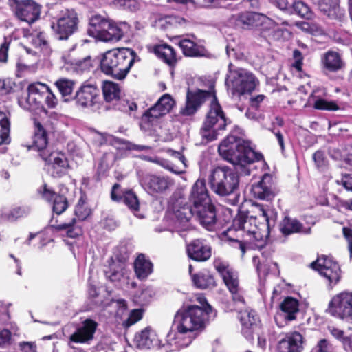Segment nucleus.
Segmentation results:
<instances>
[{
	"mask_svg": "<svg viewBox=\"0 0 352 352\" xmlns=\"http://www.w3.org/2000/svg\"><path fill=\"white\" fill-rule=\"evenodd\" d=\"M210 91L198 90L196 92L188 91L186 97V102L184 107L180 110V113L183 116L193 115L201 106L202 102L211 96Z\"/></svg>",
	"mask_w": 352,
	"mask_h": 352,
	"instance_id": "24",
	"label": "nucleus"
},
{
	"mask_svg": "<svg viewBox=\"0 0 352 352\" xmlns=\"http://www.w3.org/2000/svg\"><path fill=\"white\" fill-rule=\"evenodd\" d=\"M185 56H199L204 54V49L189 38H183L178 43Z\"/></svg>",
	"mask_w": 352,
	"mask_h": 352,
	"instance_id": "39",
	"label": "nucleus"
},
{
	"mask_svg": "<svg viewBox=\"0 0 352 352\" xmlns=\"http://www.w3.org/2000/svg\"><path fill=\"white\" fill-rule=\"evenodd\" d=\"M328 329L334 338L342 342V346L346 352H352L351 336H345L342 330L333 326L329 327Z\"/></svg>",
	"mask_w": 352,
	"mask_h": 352,
	"instance_id": "42",
	"label": "nucleus"
},
{
	"mask_svg": "<svg viewBox=\"0 0 352 352\" xmlns=\"http://www.w3.org/2000/svg\"><path fill=\"white\" fill-rule=\"evenodd\" d=\"M10 116L0 111V144L10 142Z\"/></svg>",
	"mask_w": 352,
	"mask_h": 352,
	"instance_id": "41",
	"label": "nucleus"
},
{
	"mask_svg": "<svg viewBox=\"0 0 352 352\" xmlns=\"http://www.w3.org/2000/svg\"><path fill=\"white\" fill-rule=\"evenodd\" d=\"M280 24L284 25H289L286 21L280 20V21L276 22L261 14L257 28H259L263 36L270 37L274 40H278L282 37L287 38V36H290V32L288 30L278 27Z\"/></svg>",
	"mask_w": 352,
	"mask_h": 352,
	"instance_id": "14",
	"label": "nucleus"
},
{
	"mask_svg": "<svg viewBox=\"0 0 352 352\" xmlns=\"http://www.w3.org/2000/svg\"><path fill=\"white\" fill-rule=\"evenodd\" d=\"M228 69L226 83L233 94L242 95L255 89L258 81L251 72L243 68H232L231 63Z\"/></svg>",
	"mask_w": 352,
	"mask_h": 352,
	"instance_id": "10",
	"label": "nucleus"
},
{
	"mask_svg": "<svg viewBox=\"0 0 352 352\" xmlns=\"http://www.w3.org/2000/svg\"><path fill=\"white\" fill-rule=\"evenodd\" d=\"M314 108L322 111H337L339 109L337 104L333 101H327L322 98L317 99L314 104Z\"/></svg>",
	"mask_w": 352,
	"mask_h": 352,
	"instance_id": "47",
	"label": "nucleus"
},
{
	"mask_svg": "<svg viewBox=\"0 0 352 352\" xmlns=\"http://www.w3.org/2000/svg\"><path fill=\"white\" fill-rule=\"evenodd\" d=\"M313 160L319 168L325 167L327 165V161L324 157V153L322 151H318L313 155Z\"/></svg>",
	"mask_w": 352,
	"mask_h": 352,
	"instance_id": "57",
	"label": "nucleus"
},
{
	"mask_svg": "<svg viewBox=\"0 0 352 352\" xmlns=\"http://www.w3.org/2000/svg\"><path fill=\"white\" fill-rule=\"evenodd\" d=\"M343 234L349 243V251L350 257H352V230L350 228L344 227L342 229Z\"/></svg>",
	"mask_w": 352,
	"mask_h": 352,
	"instance_id": "64",
	"label": "nucleus"
},
{
	"mask_svg": "<svg viewBox=\"0 0 352 352\" xmlns=\"http://www.w3.org/2000/svg\"><path fill=\"white\" fill-rule=\"evenodd\" d=\"M339 0H319V9L329 19L342 21L344 16L343 10L339 7Z\"/></svg>",
	"mask_w": 352,
	"mask_h": 352,
	"instance_id": "31",
	"label": "nucleus"
},
{
	"mask_svg": "<svg viewBox=\"0 0 352 352\" xmlns=\"http://www.w3.org/2000/svg\"><path fill=\"white\" fill-rule=\"evenodd\" d=\"M142 318V309H133L131 311L128 318L123 322V326L125 327H129L130 326L134 324L139 320H140Z\"/></svg>",
	"mask_w": 352,
	"mask_h": 352,
	"instance_id": "51",
	"label": "nucleus"
},
{
	"mask_svg": "<svg viewBox=\"0 0 352 352\" xmlns=\"http://www.w3.org/2000/svg\"><path fill=\"white\" fill-rule=\"evenodd\" d=\"M154 52L160 58L170 66H173L177 63V56L174 49L167 44L156 46Z\"/></svg>",
	"mask_w": 352,
	"mask_h": 352,
	"instance_id": "38",
	"label": "nucleus"
},
{
	"mask_svg": "<svg viewBox=\"0 0 352 352\" xmlns=\"http://www.w3.org/2000/svg\"><path fill=\"white\" fill-rule=\"evenodd\" d=\"M75 222L76 219L74 218L67 223L52 224L51 227L58 231L65 230L68 236L75 238L82 234V230L80 228L74 226Z\"/></svg>",
	"mask_w": 352,
	"mask_h": 352,
	"instance_id": "43",
	"label": "nucleus"
},
{
	"mask_svg": "<svg viewBox=\"0 0 352 352\" xmlns=\"http://www.w3.org/2000/svg\"><path fill=\"white\" fill-rule=\"evenodd\" d=\"M261 14L260 13L250 12L239 14L237 16H235L236 24L243 28H256L258 27Z\"/></svg>",
	"mask_w": 352,
	"mask_h": 352,
	"instance_id": "37",
	"label": "nucleus"
},
{
	"mask_svg": "<svg viewBox=\"0 0 352 352\" xmlns=\"http://www.w3.org/2000/svg\"><path fill=\"white\" fill-rule=\"evenodd\" d=\"M43 100L47 107L50 109L55 108L58 104V99L50 88L48 89Z\"/></svg>",
	"mask_w": 352,
	"mask_h": 352,
	"instance_id": "54",
	"label": "nucleus"
},
{
	"mask_svg": "<svg viewBox=\"0 0 352 352\" xmlns=\"http://www.w3.org/2000/svg\"><path fill=\"white\" fill-rule=\"evenodd\" d=\"M323 67L329 72H336L345 67L341 54L338 52L329 50L324 53L321 59Z\"/></svg>",
	"mask_w": 352,
	"mask_h": 352,
	"instance_id": "29",
	"label": "nucleus"
},
{
	"mask_svg": "<svg viewBox=\"0 0 352 352\" xmlns=\"http://www.w3.org/2000/svg\"><path fill=\"white\" fill-rule=\"evenodd\" d=\"M218 151L220 155L233 164L237 170L260 160L262 157L253 151L248 142L234 135L228 136L220 144Z\"/></svg>",
	"mask_w": 352,
	"mask_h": 352,
	"instance_id": "4",
	"label": "nucleus"
},
{
	"mask_svg": "<svg viewBox=\"0 0 352 352\" xmlns=\"http://www.w3.org/2000/svg\"><path fill=\"white\" fill-rule=\"evenodd\" d=\"M29 212V210L22 207H17L13 208L7 214L6 218L9 221H15L19 218L25 216Z\"/></svg>",
	"mask_w": 352,
	"mask_h": 352,
	"instance_id": "53",
	"label": "nucleus"
},
{
	"mask_svg": "<svg viewBox=\"0 0 352 352\" xmlns=\"http://www.w3.org/2000/svg\"><path fill=\"white\" fill-rule=\"evenodd\" d=\"M11 339V333L8 329L0 331V346H5L9 344Z\"/></svg>",
	"mask_w": 352,
	"mask_h": 352,
	"instance_id": "62",
	"label": "nucleus"
},
{
	"mask_svg": "<svg viewBox=\"0 0 352 352\" xmlns=\"http://www.w3.org/2000/svg\"><path fill=\"white\" fill-rule=\"evenodd\" d=\"M175 102L169 94L163 95L157 103L148 109L144 117L148 118V121H152L153 118H158L167 114L174 106Z\"/></svg>",
	"mask_w": 352,
	"mask_h": 352,
	"instance_id": "26",
	"label": "nucleus"
},
{
	"mask_svg": "<svg viewBox=\"0 0 352 352\" xmlns=\"http://www.w3.org/2000/svg\"><path fill=\"white\" fill-rule=\"evenodd\" d=\"M210 98H212L210 109L200 130L202 138L207 142L217 139L219 131L223 130L227 125L225 113L216 96L212 94Z\"/></svg>",
	"mask_w": 352,
	"mask_h": 352,
	"instance_id": "8",
	"label": "nucleus"
},
{
	"mask_svg": "<svg viewBox=\"0 0 352 352\" xmlns=\"http://www.w3.org/2000/svg\"><path fill=\"white\" fill-rule=\"evenodd\" d=\"M194 285L201 289L212 288L215 286L213 276L208 270H202L191 276Z\"/></svg>",
	"mask_w": 352,
	"mask_h": 352,
	"instance_id": "34",
	"label": "nucleus"
},
{
	"mask_svg": "<svg viewBox=\"0 0 352 352\" xmlns=\"http://www.w3.org/2000/svg\"><path fill=\"white\" fill-rule=\"evenodd\" d=\"M144 189L150 195L161 194L173 185L172 181L166 177L147 174L140 180Z\"/></svg>",
	"mask_w": 352,
	"mask_h": 352,
	"instance_id": "17",
	"label": "nucleus"
},
{
	"mask_svg": "<svg viewBox=\"0 0 352 352\" xmlns=\"http://www.w3.org/2000/svg\"><path fill=\"white\" fill-rule=\"evenodd\" d=\"M189 258L196 261H206L211 256V248L200 239L191 241L186 245Z\"/></svg>",
	"mask_w": 352,
	"mask_h": 352,
	"instance_id": "27",
	"label": "nucleus"
},
{
	"mask_svg": "<svg viewBox=\"0 0 352 352\" xmlns=\"http://www.w3.org/2000/svg\"><path fill=\"white\" fill-rule=\"evenodd\" d=\"M15 82L9 78L0 79V96H6L13 91Z\"/></svg>",
	"mask_w": 352,
	"mask_h": 352,
	"instance_id": "50",
	"label": "nucleus"
},
{
	"mask_svg": "<svg viewBox=\"0 0 352 352\" xmlns=\"http://www.w3.org/2000/svg\"><path fill=\"white\" fill-rule=\"evenodd\" d=\"M102 94L107 102L117 101L120 96L121 90L119 85L112 81H104L102 85Z\"/></svg>",
	"mask_w": 352,
	"mask_h": 352,
	"instance_id": "40",
	"label": "nucleus"
},
{
	"mask_svg": "<svg viewBox=\"0 0 352 352\" xmlns=\"http://www.w3.org/2000/svg\"><path fill=\"white\" fill-rule=\"evenodd\" d=\"M239 318L242 325L247 329H250L254 325H256L258 322V317L253 310L241 311Z\"/></svg>",
	"mask_w": 352,
	"mask_h": 352,
	"instance_id": "45",
	"label": "nucleus"
},
{
	"mask_svg": "<svg viewBox=\"0 0 352 352\" xmlns=\"http://www.w3.org/2000/svg\"><path fill=\"white\" fill-rule=\"evenodd\" d=\"M272 3L278 8L280 10L283 11H287L289 13H292L291 12V7L289 6V2L287 0H270Z\"/></svg>",
	"mask_w": 352,
	"mask_h": 352,
	"instance_id": "61",
	"label": "nucleus"
},
{
	"mask_svg": "<svg viewBox=\"0 0 352 352\" xmlns=\"http://www.w3.org/2000/svg\"><path fill=\"white\" fill-rule=\"evenodd\" d=\"M19 347L23 352H37L36 345L33 342H20Z\"/></svg>",
	"mask_w": 352,
	"mask_h": 352,
	"instance_id": "63",
	"label": "nucleus"
},
{
	"mask_svg": "<svg viewBox=\"0 0 352 352\" xmlns=\"http://www.w3.org/2000/svg\"><path fill=\"white\" fill-rule=\"evenodd\" d=\"M254 264L256 266V270L258 276H265L269 272V264L268 263H260V260L258 256H254L252 258Z\"/></svg>",
	"mask_w": 352,
	"mask_h": 352,
	"instance_id": "55",
	"label": "nucleus"
},
{
	"mask_svg": "<svg viewBox=\"0 0 352 352\" xmlns=\"http://www.w3.org/2000/svg\"><path fill=\"white\" fill-rule=\"evenodd\" d=\"M299 311L298 301L292 298H286L280 305V311L275 316V320L277 324L280 327L284 325L282 320H285V322L294 320L296 318V314Z\"/></svg>",
	"mask_w": 352,
	"mask_h": 352,
	"instance_id": "21",
	"label": "nucleus"
},
{
	"mask_svg": "<svg viewBox=\"0 0 352 352\" xmlns=\"http://www.w3.org/2000/svg\"><path fill=\"white\" fill-rule=\"evenodd\" d=\"M304 338L302 336L294 331L288 333L278 343V352H300L303 349Z\"/></svg>",
	"mask_w": 352,
	"mask_h": 352,
	"instance_id": "25",
	"label": "nucleus"
},
{
	"mask_svg": "<svg viewBox=\"0 0 352 352\" xmlns=\"http://www.w3.org/2000/svg\"><path fill=\"white\" fill-rule=\"evenodd\" d=\"M252 214L240 213L234 220V226L236 229L243 230L248 234L252 235L255 241H262L258 226L256 225V220L259 221L263 227L268 226L269 218L262 206L255 204L252 206ZM250 213V212H248Z\"/></svg>",
	"mask_w": 352,
	"mask_h": 352,
	"instance_id": "7",
	"label": "nucleus"
},
{
	"mask_svg": "<svg viewBox=\"0 0 352 352\" xmlns=\"http://www.w3.org/2000/svg\"><path fill=\"white\" fill-rule=\"evenodd\" d=\"M28 148L38 153L41 158L50 167L49 170L54 177H60L66 173L69 164L65 154L48 146L47 132L37 121L34 122L32 143Z\"/></svg>",
	"mask_w": 352,
	"mask_h": 352,
	"instance_id": "3",
	"label": "nucleus"
},
{
	"mask_svg": "<svg viewBox=\"0 0 352 352\" xmlns=\"http://www.w3.org/2000/svg\"><path fill=\"white\" fill-rule=\"evenodd\" d=\"M327 312L342 320H352V291H344L333 296L329 302Z\"/></svg>",
	"mask_w": 352,
	"mask_h": 352,
	"instance_id": "12",
	"label": "nucleus"
},
{
	"mask_svg": "<svg viewBox=\"0 0 352 352\" xmlns=\"http://www.w3.org/2000/svg\"><path fill=\"white\" fill-rule=\"evenodd\" d=\"M75 100L82 107H93L100 101V91L92 85H82L76 91Z\"/></svg>",
	"mask_w": 352,
	"mask_h": 352,
	"instance_id": "20",
	"label": "nucleus"
},
{
	"mask_svg": "<svg viewBox=\"0 0 352 352\" xmlns=\"http://www.w3.org/2000/svg\"><path fill=\"white\" fill-rule=\"evenodd\" d=\"M280 232L284 236L296 233L309 234L311 229L305 228L303 225L297 219L285 217L280 223Z\"/></svg>",
	"mask_w": 352,
	"mask_h": 352,
	"instance_id": "30",
	"label": "nucleus"
},
{
	"mask_svg": "<svg viewBox=\"0 0 352 352\" xmlns=\"http://www.w3.org/2000/svg\"><path fill=\"white\" fill-rule=\"evenodd\" d=\"M331 346L327 340L322 339L318 342L310 352H330Z\"/></svg>",
	"mask_w": 352,
	"mask_h": 352,
	"instance_id": "56",
	"label": "nucleus"
},
{
	"mask_svg": "<svg viewBox=\"0 0 352 352\" xmlns=\"http://www.w3.org/2000/svg\"><path fill=\"white\" fill-rule=\"evenodd\" d=\"M113 4L117 8L131 12L136 11L140 8V4L136 0H114Z\"/></svg>",
	"mask_w": 352,
	"mask_h": 352,
	"instance_id": "48",
	"label": "nucleus"
},
{
	"mask_svg": "<svg viewBox=\"0 0 352 352\" xmlns=\"http://www.w3.org/2000/svg\"><path fill=\"white\" fill-rule=\"evenodd\" d=\"M15 12L20 20L32 23L38 19L41 7L33 0H24L17 5Z\"/></svg>",
	"mask_w": 352,
	"mask_h": 352,
	"instance_id": "23",
	"label": "nucleus"
},
{
	"mask_svg": "<svg viewBox=\"0 0 352 352\" xmlns=\"http://www.w3.org/2000/svg\"><path fill=\"white\" fill-rule=\"evenodd\" d=\"M91 209L82 200H80L75 208V214L80 221L85 220L91 214Z\"/></svg>",
	"mask_w": 352,
	"mask_h": 352,
	"instance_id": "49",
	"label": "nucleus"
},
{
	"mask_svg": "<svg viewBox=\"0 0 352 352\" xmlns=\"http://www.w3.org/2000/svg\"><path fill=\"white\" fill-rule=\"evenodd\" d=\"M120 188L119 184H114L111 192V198L113 200H118L120 196L117 195V190ZM122 201L133 211H138L139 210V201L137 196L132 191H126L120 197Z\"/></svg>",
	"mask_w": 352,
	"mask_h": 352,
	"instance_id": "35",
	"label": "nucleus"
},
{
	"mask_svg": "<svg viewBox=\"0 0 352 352\" xmlns=\"http://www.w3.org/2000/svg\"><path fill=\"white\" fill-rule=\"evenodd\" d=\"M30 36L32 38V43L36 47H41V45H45L47 43L45 34L43 32H38L36 36L32 34Z\"/></svg>",
	"mask_w": 352,
	"mask_h": 352,
	"instance_id": "59",
	"label": "nucleus"
},
{
	"mask_svg": "<svg viewBox=\"0 0 352 352\" xmlns=\"http://www.w3.org/2000/svg\"><path fill=\"white\" fill-rule=\"evenodd\" d=\"M135 342L140 348L149 349L160 344L156 333L148 327L135 335Z\"/></svg>",
	"mask_w": 352,
	"mask_h": 352,
	"instance_id": "33",
	"label": "nucleus"
},
{
	"mask_svg": "<svg viewBox=\"0 0 352 352\" xmlns=\"http://www.w3.org/2000/svg\"><path fill=\"white\" fill-rule=\"evenodd\" d=\"M123 264H113L110 266V271L107 272V276L112 280L115 281L120 278L122 276Z\"/></svg>",
	"mask_w": 352,
	"mask_h": 352,
	"instance_id": "52",
	"label": "nucleus"
},
{
	"mask_svg": "<svg viewBox=\"0 0 352 352\" xmlns=\"http://www.w3.org/2000/svg\"><path fill=\"white\" fill-rule=\"evenodd\" d=\"M208 182L214 193L220 196H228L237 189L239 179L237 173L232 168L219 166L211 171Z\"/></svg>",
	"mask_w": 352,
	"mask_h": 352,
	"instance_id": "6",
	"label": "nucleus"
},
{
	"mask_svg": "<svg viewBox=\"0 0 352 352\" xmlns=\"http://www.w3.org/2000/svg\"><path fill=\"white\" fill-rule=\"evenodd\" d=\"M78 24L77 13L74 10H67L52 27L58 38L63 40L67 39L77 30Z\"/></svg>",
	"mask_w": 352,
	"mask_h": 352,
	"instance_id": "13",
	"label": "nucleus"
},
{
	"mask_svg": "<svg viewBox=\"0 0 352 352\" xmlns=\"http://www.w3.org/2000/svg\"><path fill=\"white\" fill-rule=\"evenodd\" d=\"M252 192L256 198L266 201L272 200L277 194L272 176L265 174L260 182L252 185Z\"/></svg>",
	"mask_w": 352,
	"mask_h": 352,
	"instance_id": "19",
	"label": "nucleus"
},
{
	"mask_svg": "<svg viewBox=\"0 0 352 352\" xmlns=\"http://www.w3.org/2000/svg\"><path fill=\"white\" fill-rule=\"evenodd\" d=\"M63 67L69 72L80 74L89 70L92 66L91 58L86 56L76 59L72 54L62 56Z\"/></svg>",
	"mask_w": 352,
	"mask_h": 352,
	"instance_id": "28",
	"label": "nucleus"
},
{
	"mask_svg": "<svg viewBox=\"0 0 352 352\" xmlns=\"http://www.w3.org/2000/svg\"><path fill=\"white\" fill-rule=\"evenodd\" d=\"M311 266L331 283H336L340 279V270L338 264L326 256L318 257Z\"/></svg>",
	"mask_w": 352,
	"mask_h": 352,
	"instance_id": "16",
	"label": "nucleus"
},
{
	"mask_svg": "<svg viewBox=\"0 0 352 352\" xmlns=\"http://www.w3.org/2000/svg\"><path fill=\"white\" fill-rule=\"evenodd\" d=\"M292 10H294L298 16L307 19H310L313 15L309 7L300 1L294 2L291 7V11Z\"/></svg>",
	"mask_w": 352,
	"mask_h": 352,
	"instance_id": "46",
	"label": "nucleus"
},
{
	"mask_svg": "<svg viewBox=\"0 0 352 352\" xmlns=\"http://www.w3.org/2000/svg\"><path fill=\"white\" fill-rule=\"evenodd\" d=\"M134 268L137 277L143 280L152 272L153 265L150 261L146 259L144 255L140 254L135 261Z\"/></svg>",
	"mask_w": 352,
	"mask_h": 352,
	"instance_id": "36",
	"label": "nucleus"
},
{
	"mask_svg": "<svg viewBox=\"0 0 352 352\" xmlns=\"http://www.w3.org/2000/svg\"><path fill=\"white\" fill-rule=\"evenodd\" d=\"M174 229L182 236V232L190 228L189 221L195 217L204 227L209 230L214 224L216 214L211 203L206 183L204 179H198L192 186L188 201L174 210Z\"/></svg>",
	"mask_w": 352,
	"mask_h": 352,
	"instance_id": "1",
	"label": "nucleus"
},
{
	"mask_svg": "<svg viewBox=\"0 0 352 352\" xmlns=\"http://www.w3.org/2000/svg\"><path fill=\"white\" fill-rule=\"evenodd\" d=\"M89 23L90 34L99 41H118L123 36L124 32L120 26L100 15L92 16Z\"/></svg>",
	"mask_w": 352,
	"mask_h": 352,
	"instance_id": "9",
	"label": "nucleus"
},
{
	"mask_svg": "<svg viewBox=\"0 0 352 352\" xmlns=\"http://www.w3.org/2000/svg\"><path fill=\"white\" fill-rule=\"evenodd\" d=\"M135 52L128 48L107 51L100 61L102 71L116 79L126 77L135 60Z\"/></svg>",
	"mask_w": 352,
	"mask_h": 352,
	"instance_id": "5",
	"label": "nucleus"
},
{
	"mask_svg": "<svg viewBox=\"0 0 352 352\" xmlns=\"http://www.w3.org/2000/svg\"><path fill=\"white\" fill-rule=\"evenodd\" d=\"M214 266L220 274L223 282L232 294L233 301L243 303L244 300L241 293L237 273L230 266L226 261L221 258L214 259Z\"/></svg>",
	"mask_w": 352,
	"mask_h": 352,
	"instance_id": "11",
	"label": "nucleus"
},
{
	"mask_svg": "<svg viewBox=\"0 0 352 352\" xmlns=\"http://www.w3.org/2000/svg\"><path fill=\"white\" fill-rule=\"evenodd\" d=\"M49 88L46 84L38 82L30 84L28 87V97L20 98L19 105L25 109L34 110L41 104Z\"/></svg>",
	"mask_w": 352,
	"mask_h": 352,
	"instance_id": "15",
	"label": "nucleus"
},
{
	"mask_svg": "<svg viewBox=\"0 0 352 352\" xmlns=\"http://www.w3.org/2000/svg\"><path fill=\"white\" fill-rule=\"evenodd\" d=\"M293 57L295 60L292 65L293 67L296 68L298 71H300L302 68L303 59L301 52L298 50H294Z\"/></svg>",
	"mask_w": 352,
	"mask_h": 352,
	"instance_id": "60",
	"label": "nucleus"
},
{
	"mask_svg": "<svg viewBox=\"0 0 352 352\" xmlns=\"http://www.w3.org/2000/svg\"><path fill=\"white\" fill-rule=\"evenodd\" d=\"M153 295V292L151 289L150 288H146V289H144L140 296H139V301L140 303L142 304H146L147 302H148L151 300V298H152Z\"/></svg>",
	"mask_w": 352,
	"mask_h": 352,
	"instance_id": "58",
	"label": "nucleus"
},
{
	"mask_svg": "<svg viewBox=\"0 0 352 352\" xmlns=\"http://www.w3.org/2000/svg\"><path fill=\"white\" fill-rule=\"evenodd\" d=\"M67 191L66 188L60 190V195H57L50 189L46 184H44L42 188L39 190L43 198L47 201H53L52 210L57 214H60L66 210L68 207V201L65 197V192Z\"/></svg>",
	"mask_w": 352,
	"mask_h": 352,
	"instance_id": "22",
	"label": "nucleus"
},
{
	"mask_svg": "<svg viewBox=\"0 0 352 352\" xmlns=\"http://www.w3.org/2000/svg\"><path fill=\"white\" fill-rule=\"evenodd\" d=\"M208 315L198 305H189L179 309L175 315L177 333L173 336L168 334V342L171 350L188 346L199 332L202 331L207 321Z\"/></svg>",
	"mask_w": 352,
	"mask_h": 352,
	"instance_id": "2",
	"label": "nucleus"
},
{
	"mask_svg": "<svg viewBox=\"0 0 352 352\" xmlns=\"http://www.w3.org/2000/svg\"><path fill=\"white\" fill-rule=\"evenodd\" d=\"M98 323L92 319L87 318L79 325L69 336V341L79 344H89L94 338Z\"/></svg>",
	"mask_w": 352,
	"mask_h": 352,
	"instance_id": "18",
	"label": "nucleus"
},
{
	"mask_svg": "<svg viewBox=\"0 0 352 352\" xmlns=\"http://www.w3.org/2000/svg\"><path fill=\"white\" fill-rule=\"evenodd\" d=\"M54 85L58 89L63 97L70 96L74 90L76 82L73 80L66 78H60L58 79Z\"/></svg>",
	"mask_w": 352,
	"mask_h": 352,
	"instance_id": "44",
	"label": "nucleus"
},
{
	"mask_svg": "<svg viewBox=\"0 0 352 352\" xmlns=\"http://www.w3.org/2000/svg\"><path fill=\"white\" fill-rule=\"evenodd\" d=\"M168 153L175 160L178 161L177 164H174L173 163L164 160H162L160 162H157V163L160 164L164 168L175 174L179 175L183 173L187 166L185 157L181 153L173 150H168Z\"/></svg>",
	"mask_w": 352,
	"mask_h": 352,
	"instance_id": "32",
	"label": "nucleus"
}]
</instances>
